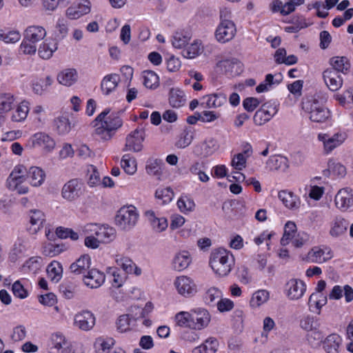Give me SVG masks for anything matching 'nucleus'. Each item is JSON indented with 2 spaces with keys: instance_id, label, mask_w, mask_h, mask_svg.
<instances>
[{
  "instance_id": "obj_56",
  "label": "nucleus",
  "mask_w": 353,
  "mask_h": 353,
  "mask_svg": "<svg viewBox=\"0 0 353 353\" xmlns=\"http://www.w3.org/2000/svg\"><path fill=\"white\" fill-rule=\"evenodd\" d=\"M203 50L201 42L196 40L194 41L183 52V57L188 59H193L199 56Z\"/></svg>"
},
{
  "instance_id": "obj_30",
  "label": "nucleus",
  "mask_w": 353,
  "mask_h": 353,
  "mask_svg": "<svg viewBox=\"0 0 353 353\" xmlns=\"http://www.w3.org/2000/svg\"><path fill=\"white\" fill-rule=\"evenodd\" d=\"M278 196L280 201L288 209L296 210L300 206L299 199L292 192L281 190L279 192Z\"/></svg>"
},
{
  "instance_id": "obj_51",
  "label": "nucleus",
  "mask_w": 353,
  "mask_h": 353,
  "mask_svg": "<svg viewBox=\"0 0 353 353\" xmlns=\"http://www.w3.org/2000/svg\"><path fill=\"white\" fill-rule=\"evenodd\" d=\"M200 154L207 157L214 154L219 148L217 141L210 138L204 141L199 146Z\"/></svg>"
},
{
  "instance_id": "obj_18",
  "label": "nucleus",
  "mask_w": 353,
  "mask_h": 353,
  "mask_svg": "<svg viewBox=\"0 0 353 353\" xmlns=\"http://www.w3.org/2000/svg\"><path fill=\"white\" fill-rule=\"evenodd\" d=\"M218 68L225 74L230 76H236L243 71L241 63L236 59L221 60L216 64Z\"/></svg>"
},
{
  "instance_id": "obj_45",
  "label": "nucleus",
  "mask_w": 353,
  "mask_h": 353,
  "mask_svg": "<svg viewBox=\"0 0 353 353\" xmlns=\"http://www.w3.org/2000/svg\"><path fill=\"white\" fill-rule=\"evenodd\" d=\"M186 97L185 92L178 88H172L170 91L169 102L174 108H180L185 105Z\"/></svg>"
},
{
  "instance_id": "obj_6",
  "label": "nucleus",
  "mask_w": 353,
  "mask_h": 353,
  "mask_svg": "<svg viewBox=\"0 0 353 353\" xmlns=\"http://www.w3.org/2000/svg\"><path fill=\"white\" fill-rule=\"evenodd\" d=\"M345 132H336L332 136L327 133H319L318 140L323 143V152L326 154L331 153L334 149L341 146L347 139Z\"/></svg>"
},
{
  "instance_id": "obj_12",
  "label": "nucleus",
  "mask_w": 353,
  "mask_h": 353,
  "mask_svg": "<svg viewBox=\"0 0 353 353\" xmlns=\"http://www.w3.org/2000/svg\"><path fill=\"white\" fill-rule=\"evenodd\" d=\"M83 183L77 179H73L65 183L61 190L63 199L72 202L79 199L83 193Z\"/></svg>"
},
{
  "instance_id": "obj_5",
  "label": "nucleus",
  "mask_w": 353,
  "mask_h": 353,
  "mask_svg": "<svg viewBox=\"0 0 353 353\" xmlns=\"http://www.w3.org/2000/svg\"><path fill=\"white\" fill-rule=\"evenodd\" d=\"M97 318L94 314L89 310H82L74 314L73 326L83 332H89L94 329Z\"/></svg>"
},
{
  "instance_id": "obj_32",
  "label": "nucleus",
  "mask_w": 353,
  "mask_h": 353,
  "mask_svg": "<svg viewBox=\"0 0 353 353\" xmlns=\"http://www.w3.org/2000/svg\"><path fill=\"white\" fill-rule=\"evenodd\" d=\"M30 248L29 241L27 239H18L11 250L9 258L11 261L14 262L19 257L23 255Z\"/></svg>"
},
{
  "instance_id": "obj_20",
  "label": "nucleus",
  "mask_w": 353,
  "mask_h": 353,
  "mask_svg": "<svg viewBox=\"0 0 353 353\" xmlns=\"http://www.w3.org/2000/svg\"><path fill=\"white\" fill-rule=\"evenodd\" d=\"M105 279V276L103 272L97 268H92L84 275L83 281L86 286L93 289L99 288L104 283Z\"/></svg>"
},
{
  "instance_id": "obj_14",
  "label": "nucleus",
  "mask_w": 353,
  "mask_h": 353,
  "mask_svg": "<svg viewBox=\"0 0 353 353\" xmlns=\"http://www.w3.org/2000/svg\"><path fill=\"white\" fill-rule=\"evenodd\" d=\"M236 34V27L232 21L221 22L215 32L218 41L226 43L232 40Z\"/></svg>"
},
{
  "instance_id": "obj_37",
  "label": "nucleus",
  "mask_w": 353,
  "mask_h": 353,
  "mask_svg": "<svg viewBox=\"0 0 353 353\" xmlns=\"http://www.w3.org/2000/svg\"><path fill=\"white\" fill-rule=\"evenodd\" d=\"M267 165L270 170L285 172L289 167L288 160L281 155H274L270 157Z\"/></svg>"
},
{
  "instance_id": "obj_1",
  "label": "nucleus",
  "mask_w": 353,
  "mask_h": 353,
  "mask_svg": "<svg viewBox=\"0 0 353 353\" xmlns=\"http://www.w3.org/2000/svg\"><path fill=\"white\" fill-rule=\"evenodd\" d=\"M109 109L104 110L92 121L95 133L103 140H109L123 125V120L118 113H112L109 116Z\"/></svg>"
},
{
  "instance_id": "obj_2",
  "label": "nucleus",
  "mask_w": 353,
  "mask_h": 353,
  "mask_svg": "<svg viewBox=\"0 0 353 353\" xmlns=\"http://www.w3.org/2000/svg\"><path fill=\"white\" fill-rule=\"evenodd\" d=\"M209 265L218 276H227L234 267V256L226 249L221 248L215 249L210 254Z\"/></svg>"
},
{
  "instance_id": "obj_57",
  "label": "nucleus",
  "mask_w": 353,
  "mask_h": 353,
  "mask_svg": "<svg viewBox=\"0 0 353 353\" xmlns=\"http://www.w3.org/2000/svg\"><path fill=\"white\" fill-rule=\"evenodd\" d=\"M297 233L296 225L292 221H288L285 225L284 233L281 239V244L283 246L290 243V239Z\"/></svg>"
},
{
  "instance_id": "obj_55",
  "label": "nucleus",
  "mask_w": 353,
  "mask_h": 353,
  "mask_svg": "<svg viewBox=\"0 0 353 353\" xmlns=\"http://www.w3.org/2000/svg\"><path fill=\"white\" fill-rule=\"evenodd\" d=\"M53 82L52 79L48 76L44 79H39L33 82L32 83V90L33 92L38 95L43 94L48 88L52 85Z\"/></svg>"
},
{
  "instance_id": "obj_11",
  "label": "nucleus",
  "mask_w": 353,
  "mask_h": 353,
  "mask_svg": "<svg viewBox=\"0 0 353 353\" xmlns=\"http://www.w3.org/2000/svg\"><path fill=\"white\" fill-rule=\"evenodd\" d=\"M211 321L210 312L203 307H196L192 310V321L190 328L194 330H201L207 327Z\"/></svg>"
},
{
  "instance_id": "obj_28",
  "label": "nucleus",
  "mask_w": 353,
  "mask_h": 353,
  "mask_svg": "<svg viewBox=\"0 0 353 353\" xmlns=\"http://www.w3.org/2000/svg\"><path fill=\"white\" fill-rule=\"evenodd\" d=\"M192 261L191 255L189 252L183 250L174 255L172 259V268L176 271H183L188 268Z\"/></svg>"
},
{
  "instance_id": "obj_49",
  "label": "nucleus",
  "mask_w": 353,
  "mask_h": 353,
  "mask_svg": "<svg viewBox=\"0 0 353 353\" xmlns=\"http://www.w3.org/2000/svg\"><path fill=\"white\" fill-rule=\"evenodd\" d=\"M56 130L60 134H65L70 132L74 123H72L65 116H60L54 120Z\"/></svg>"
},
{
  "instance_id": "obj_35",
  "label": "nucleus",
  "mask_w": 353,
  "mask_h": 353,
  "mask_svg": "<svg viewBox=\"0 0 353 353\" xmlns=\"http://www.w3.org/2000/svg\"><path fill=\"white\" fill-rule=\"evenodd\" d=\"M192 34L186 30L176 31L172 37V45L174 48L181 49L185 47L190 41Z\"/></svg>"
},
{
  "instance_id": "obj_27",
  "label": "nucleus",
  "mask_w": 353,
  "mask_h": 353,
  "mask_svg": "<svg viewBox=\"0 0 353 353\" xmlns=\"http://www.w3.org/2000/svg\"><path fill=\"white\" fill-rule=\"evenodd\" d=\"M303 3V0H298L297 2H295L294 0H290L285 3L280 0H274L271 5V8L273 12H280L283 15H288L295 10L296 6L301 5Z\"/></svg>"
},
{
  "instance_id": "obj_48",
  "label": "nucleus",
  "mask_w": 353,
  "mask_h": 353,
  "mask_svg": "<svg viewBox=\"0 0 353 353\" xmlns=\"http://www.w3.org/2000/svg\"><path fill=\"white\" fill-rule=\"evenodd\" d=\"M28 103L27 101H22L12 113L10 117L11 121L13 122H21L24 121L28 116Z\"/></svg>"
},
{
  "instance_id": "obj_23",
  "label": "nucleus",
  "mask_w": 353,
  "mask_h": 353,
  "mask_svg": "<svg viewBox=\"0 0 353 353\" xmlns=\"http://www.w3.org/2000/svg\"><path fill=\"white\" fill-rule=\"evenodd\" d=\"M332 256L330 249L314 247L308 252L306 260L312 263H323L330 260Z\"/></svg>"
},
{
  "instance_id": "obj_52",
  "label": "nucleus",
  "mask_w": 353,
  "mask_h": 353,
  "mask_svg": "<svg viewBox=\"0 0 353 353\" xmlns=\"http://www.w3.org/2000/svg\"><path fill=\"white\" fill-rule=\"evenodd\" d=\"M121 165L125 172L129 175H133L137 170L135 158L129 154H124L122 157Z\"/></svg>"
},
{
  "instance_id": "obj_21",
  "label": "nucleus",
  "mask_w": 353,
  "mask_h": 353,
  "mask_svg": "<svg viewBox=\"0 0 353 353\" xmlns=\"http://www.w3.org/2000/svg\"><path fill=\"white\" fill-rule=\"evenodd\" d=\"M34 147H41L46 152H52L55 147V141L48 134L43 132H38L31 137Z\"/></svg>"
},
{
  "instance_id": "obj_34",
  "label": "nucleus",
  "mask_w": 353,
  "mask_h": 353,
  "mask_svg": "<svg viewBox=\"0 0 353 353\" xmlns=\"http://www.w3.org/2000/svg\"><path fill=\"white\" fill-rule=\"evenodd\" d=\"M27 179L32 186L39 187L45 181L46 173L38 167H32L27 172Z\"/></svg>"
},
{
  "instance_id": "obj_22",
  "label": "nucleus",
  "mask_w": 353,
  "mask_h": 353,
  "mask_svg": "<svg viewBox=\"0 0 353 353\" xmlns=\"http://www.w3.org/2000/svg\"><path fill=\"white\" fill-rule=\"evenodd\" d=\"M30 225L28 228L29 232L35 234L43 227L46 221L44 213L39 210H31L29 212Z\"/></svg>"
},
{
  "instance_id": "obj_16",
  "label": "nucleus",
  "mask_w": 353,
  "mask_h": 353,
  "mask_svg": "<svg viewBox=\"0 0 353 353\" xmlns=\"http://www.w3.org/2000/svg\"><path fill=\"white\" fill-rule=\"evenodd\" d=\"M335 205L341 210H346L353 206V190L350 188L341 189L335 196Z\"/></svg>"
},
{
  "instance_id": "obj_43",
  "label": "nucleus",
  "mask_w": 353,
  "mask_h": 353,
  "mask_svg": "<svg viewBox=\"0 0 353 353\" xmlns=\"http://www.w3.org/2000/svg\"><path fill=\"white\" fill-rule=\"evenodd\" d=\"M137 320H134L132 317V311L127 314L121 315L117 321V329L121 333H124L130 331L132 327L134 325V322Z\"/></svg>"
},
{
  "instance_id": "obj_59",
  "label": "nucleus",
  "mask_w": 353,
  "mask_h": 353,
  "mask_svg": "<svg viewBox=\"0 0 353 353\" xmlns=\"http://www.w3.org/2000/svg\"><path fill=\"white\" fill-rule=\"evenodd\" d=\"M47 273L52 281L57 283L62 277V267L59 263H51L47 268Z\"/></svg>"
},
{
  "instance_id": "obj_25",
  "label": "nucleus",
  "mask_w": 353,
  "mask_h": 353,
  "mask_svg": "<svg viewBox=\"0 0 353 353\" xmlns=\"http://www.w3.org/2000/svg\"><path fill=\"white\" fill-rule=\"evenodd\" d=\"M68 343L61 334H53L49 344V353H67Z\"/></svg>"
},
{
  "instance_id": "obj_38",
  "label": "nucleus",
  "mask_w": 353,
  "mask_h": 353,
  "mask_svg": "<svg viewBox=\"0 0 353 353\" xmlns=\"http://www.w3.org/2000/svg\"><path fill=\"white\" fill-rule=\"evenodd\" d=\"M327 296L323 294L312 293L308 300L310 310L320 314L321 307L327 303Z\"/></svg>"
},
{
  "instance_id": "obj_4",
  "label": "nucleus",
  "mask_w": 353,
  "mask_h": 353,
  "mask_svg": "<svg viewBox=\"0 0 353 353\" xmlns=\"http://www.w3.org/2000/svg\"><path fill=\"white\" fill-rule=\"evenodd\" d=\"M139 219V213L132 205L121 207L115 216L116 225L122 230H130L135 226Z\"/></svg>"
},
{
  "instance_id": "obj_62",
  "label": "nucleus",
  "mask_w": 353,
  "mask_h": 353,
  "mask_svg": "<svg viewBox=\"0 0 353 353\" xmlns=\"http://www.w3.org/2000/svg\"><path fill=\"white\" fill-rule=\"evenodd\" d=\"M143 84L146 88L153 89L159 85V77L150 70L144 71L143 73Z\"/></svg>"
},
{
  "instance_id": "obj_29",
  "label": "nucleus",
  "mask_w": 353,
  "mask_h": 353,
  "mask_svg": "<svg viewBox=\"0 0 353 353\" xmlns=\"http://www.w3.org/2000/svg\"><path fill=\"white\" fill-rule=\"evenodd\" d=\"M348 222L341 216H336L330 224V235L333 238H339L344 235L347 230Z\"/></svg>"
},
{
  "instance_id": "obj_63",
  "label": "nucleus",
  "mask_w": 353,
  "mask_h": 353,
  "mask_svg": "<svg viewBox=\"0 0 353 353\" xmlns=\"http://www.w3.org/2000/svg\"><path fill=\"white\" fill-rule=\"evenodd\" d=\"M300 325L303 329L309 332L316 330L320 327L319 319L310 316L303 318L301 321Z\"/></svg>"
},
{
  "instance_id": "obj_33",
  "label": "nucleus",
  "mask_w": 353,
  "mask_h": 353,
  "mask_svg": "<svg viewBox=\"0 0 353 353\" xmlns=\"http://www.w3.org/2000/svg\"><path fill=\"white\" fill-rule=\"evenodd\" d=\"M252 154V148L250 145H248L243 152L234 155L231 161V166L235 170H242L246 167L247 159Z\"/></svg>"
},
{
  "instance_id": "obj_47",
  "label": "nucleus",
  "mask_w": 353,
  "mask_h": 353,
  "mask_svg": "<svg viewBox=\"0 0 353 353\" xmlns=\"http://www.w3.org/2000/svg\"><path fill=\"white\" fill-rule=\"evenodd\" d=\"M116 236L115 230L108 225H99L97 237L101 243H108Z\"/></svg>"
},
{
  "instance_id": "obj_3",
  "label": "nucleus",
  "mask_w": 353,
  "mask_h": 353,
  "mask_svg": "<svg viewBox=\"0 0 353 353\" xmlns=\"http://www.w3.org/2000/svg\"><path fill=\"white\" fill-rule=\"evenodd\" d=\"M46 30L41 26H30L24 30L23 39L19 51L24 54L32 55L37 52V46L45 40Z\"/></svg>"
},
{
  "instance_id": "obj_46",
  "label": "nucleus",
  "mask_w": 353,
  "mask_h": 353,
  "mask_svg": "<svg viewBox=\"0 0 353 353\" xmlns=\"http://www.w3.org/2000/svg\"><path fill=\"white\" fill-rule=\"evenodd\" d=\"M332 65L331 68L328 69H334L337 71L339 74L346 73L350 68V63L345 57H336L330 60Z\"/></svg>"
},
{
  "instance_id": "obj_13",
  "label": "nucleus",
  "mask_w": 353,
  "mask_h": 353,
  "mask_svg": "<svg viewBox=\"0 0 353 353\" xmlns=\"http://www.w3.org/2000/svg\"><path fill=\"white\" fill-rule=\"evenodd\" d=\"M276 105L265 103L255 112L253 120L256 125H262L269 121L277 112Z\"/></svg>"
},
{
  "instance_id": "obj_36",
  "label": "nucleus",
  "mask_w": 353,
  "mask_h": 353,
  "mask_svg": "<svg viewBox=\"0 0 353 353\" xmlns=\"http://www.w3.org/2000/svg\"><path fill=\"white\" fill-rule=\"evenodd\" d=\"M120 81V77L117 74L106 75L101 81V90L105 94H109L114 91Z\"/></svg>"
},
{
  "instance_id": "obj_7",
  "label": "nucleus",
  "mask_w": 353,
  "mask_h": 353,
  "mask_svg": "<svg viewBox=\"0 0 353 353\" xmlns=\"http://www.w3.org/2000/svg\"><path fill=\"white\" fill-rule=\"evenodd\" d=\"M173 285L177 293L185 298L192 297L197 292V286L194 280L185 275L176 276Z\"/></svg>"
},
{
  "instance_id": "obj_24",
  "label": "nucleus",
  "mask_w": 353,
  "mask_h": 353,
  "mask_svg": "<svg viewBox=\"0 0 353 353\" xmlns=\"http://www.w3.org/2000/svg\"><path fill=\"white\" fill-rule=\"evenodd\" d=\"M58 49L57 43L51 39H46L37 46L39 57L44 60L50 59Z\"/></svg>"
},
{
  "instance_id": "obj_39",
  "label": "nucleus",
  "mask_w": 353,
  "mask_h": 353,
  "mask_svg": "<svg viewBox=\"0 0 353 353\" xmlns=\"http://www.w3.org/2000/svg\"><path fill=\"white\" fill-rule=\"evenodd\" d=\"M27 170L23 165H16L6 179V186L18 181H26Z\"/></svg>"
},
{
  "instance_id": "obj_26",
  "label": "nucleus",
  "mask_w": 353,
  "mask_h": 353,
  "mask_svg": "<svg viewBox=\"0 0 353 353\" xmlns=\"http://www.w3.org/2000/svg\"><path fill=\"white\" fill-rule=\"evenodd\" d=\"M91 265V257L88 254H83L70 266V270L74 274H85Z\"/></svg>"
},
{
  "instance_id": "obj_41",
  "label": "nucleus",
  "mask_w": 353,
  "mask_h": 353,
  "mask_svg": "<svg viewBox=\"0 0 353 353\" xmlns=\"http://www.w3.org/2000/svg\"><path fill=\"white\" fill-rule=\"evenodd\" d=\"M145 216L148 218L152 228L157 232H161L168 228V221L165 218H158L155 216L154 212L148 210L145 212Z\"/></svg>"
},
{
  "instance_id": "obj_40",
  "label": "nucleus",
  "mask_w": 353,
  "mask_h": 353,
  "mask_svg": "<svg viewBox=\"0 0 353 353\" xmlns=\"http://www.w3.org/2000/svg\"><path fill=\"white\" fill-rule=\"evenodd\" d=\"M219 347V341L216 338L210 337L201 345L194 347L192 353H216Z\"/></svg>"
},
{
  "instance_id": "obj_53",
  "label": "nucleus",
  "mask_w": 353,
  "mask_h": 353,
  "mask_svg": "<svg viewBox=\"0 0 353 353\" xmlns=\"http://www.w3.org/2000/svg\"><path fill=\"white\" fill-rule=\"evenodd\" d=\"M15 99L10 93H2L0 94V112L6 115L14 107Z\"/></svg>"
},
{
  "instance_id": "obj_64",
  "label": "nucleus",
  "mask_w": 353,
  "mask_h": 353,
  "mask_svg": "<svg viewBox=\"0 0 353 353\" xmlns=\"http://www.w3.org/2000/svg\"><path fill=\"white\" fill-rule=\"evenodd\" d=\"M222 296L221 291L215 287L209 288L205 294V302L208 305H212L215 302H218Z\"/></svg>"
},
{
  "instance_id": "obj_31",
  "label": "nucleus",
  "mask_w": 353,
  "mask_h": 353,
  "mask_svg": "<svg viewBox=\"0 0 353 353\" xmlns=\"http://www.w3.org/2000/svg\"><path fill=\"white\" fill-rule=\"evenodd\" d=\"M57 79L60 84L70 87L77 81L78 74L74 69H65L57 74Z\"/></svg>"
},
{
  "instance_id": "obj_15",
  "label": "nucleus",
  "mask_w": 353,
  "mask_h": 353,
  "mask_svg": "<svg viewBox=\"0 0 353 353\" xmlns=\"http://www.w3.org/2000/svg\"><path fill=\"white\" fill-rule=\"evenodd\" d=\"M323 79L330 91L336 92L343 85V80L341 74L334 69L325 70L323 72Z\"/></svg>"
},
{
  "instance_id": "obj_60",
  "label": "nucleus",
  "mask_w": 353,
  "mask_h": 353,
  "mask_svg": "<svg viewBox=\"0 0 353 353\" xmlns=\"http://www.w3.org/2000/svg\"><path fill=\"white\" fill-rule=\"evenodd\" d=\"M114 343L113 339L98 338L95 341L94 346L97 353H108Z\"/></svg>"
},
{
  "instance_id": "obj_8",
  "label": "nucleus",
  "mask_w": 353,
  "mask_h": 353,
  "mask_svg": "<svg viewBox=\"0 0 353 353\" xmlns=\"http://www.w3.org/2000/svg\"><path fill=\"white\" fill-rule=\"evenodd\" d=\"M303 108L309 111L310 119L313 122H325L330 117V110L316 99L306 102Z\"/></svg>"
},
{
  "instance_id": "obj_44",
  "label": "nucleus",
  "mask_w": 353,
  "mask_h": 353,
  "mask_svg": "<svg viewBox=\"0 0 353 353\" xmlns=\"http://www.w3.org/2000/svg\"><path fill=\"white\" fill-rule=\"evenodd\" d=\"M342 339L339 335L330 334L324 341V349L327 353H339V348Z\"/></svg>"
},
{
  "instance_id": "obj_17",
  "label": "nucleus",
  "mask_w": 353,
  "mask_h": 353,
  "mask_svg": "<svg viewBox=\"0 0 353 353\" xmlns=\"http://www.w3.org/2000/svg\"><path fill=\"white\" fill-rule=\"evenodd\" d=\"M114 261L117 265L127 274H134L137 276L142 274L141 269L128 256L117 254Z\"/></svg>"
},
{
  "instance_id": "obj_42",
  "label": "nucleus",
  "mask_w": 353,
  "mask_h": 353,
  "mask_svg": "<svg viewBox=\"0 0 353 353\" xmlns=\"http://www.w3.org/2000/svg\"><path fill=\"white\" fill-rule=\"evenodd\" d=\"M162 164L163 162L161 159H148L145 165L147 174L159 179L162 175Z\"/></svg>"
},
{
  "instance_id": "obj_50",
  "label": "nucleus",
  "mask_w": 353,
  "mask_h": 353,
  "mask_svg": "<svg viewBox=\"0 0 353 353\" xmlns=\"http://www.w3.org/2000/svg\"><path fill=\"white\" fill-rule=\"evenodd\" d=\"M205 100L206 107L216 108L222 106L226 102V97L223 94H212L203 97Z\"/></svg>"
},
{
  "instance_id": "obj_19",
  "label": "nucleus",
  "mask_w": 353,
  "mask_h": 353,
  "mask_svg": "<svg viewBox=\"0 0 353 353\" xmlns=\"http://www.w3.org/2000/svg\"><path fill=\"white\" fill-rule=\"evenodd\" d=\"M91 10V3L88 0H82L79 4L71 6L65 10V16L71 20L79 19Z\"/></svg>"
},
{
  "instance_id": "obj_10",
  "label": "nucleus",
  "mask_w": 353,
  "mask_h": 353,
  "mask_svg": "<svg viewBox=\"0 0 353 353\" xmlns=\"http://www.w3.org/2000/svg\"><path fill=\"white\" fill-rule=\"evenodd\" d=\"M306 292V285L299 279H291L285 285V293L290 301L301 299Z\"/></svg>"
},
{
  "instance_id": "obj_54",
  "label": "nucleus",
  "mask_w": 353,
  "mask_h": 353,
  "mask_svg": "<svg viewBox=\"0 0 353 353\" xmlns=\"http://www.w3.org/2000/svg\"><path fill=\"white\" fill-rule=\"evenodd\" d=\"M334 99L338 101L341 106L350 108L353 105V88L346 90L342 94H335Z\"/></svg>"
},
{
  "instance_id": "obj_58",
  "label": "nucleus",
  "mask_w": 353,
  "mask_h": 353,
  "mask_svg": "<svg viewBox=\"0 0 353 353\" xmlns=\"http://www.w3.org/2000/svg\"><path fill=\"white\" fill-rule=\"evenodd\" d=\"M269 299V292L265 290L255 292L251 298L250 305L252 307H258L266 303Z\"/></svg>"
},
{
  "instance_id": "obj_61",
  "label": "nucleus",
  "mask_w": 353,
  "mask_h": 353,
  "mask_svg": "<svg viewBox=\"0 0 353 353\" xmlns=\"http://www.w3.org/2000/svg\"><path fill=\"white\" fill-rule=\"evenodd\" d=\"M42 266V259L39 256H34L29 259L23 265L25 271L36 274Z\"/></svg>"
},
{
  "instance_id": "obj_9",
  "label": "nucleus",
  "mask_w": 353,
  "mask_h": 353,
  "mask_svg": "<svg viewBox=\"0 0 353 353\" xmlns=\"http://www.w3.org/2000/svg\"><path fill=\"white\" fill-rule=\"evenodd\" d=\"M145 132L143 128H137L130 132L125 138L124 150L139 152L143 150Z\"/></svg>"
}]
</instances>
